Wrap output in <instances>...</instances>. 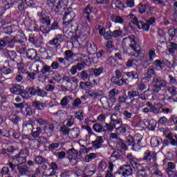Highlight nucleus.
<instances>
[{"instance_id":"72a5a7b5","label":"nucleus","mask_w":177,"mask_h":177,"mask_svg":"<svg viewBox=\"0 0 177 177\" xmlns=\"http://www.w3.org/2000/svg\"><path fill=\"white\" fill-rule=\"evenodd\" d=\"M36 122L39 125H46V124H48V121L45 120L44 118L41 117L39 114L36 115Z\"/></svg>"},{"instance_id":"8fccbe9b","label":"nucleus","mask_w":177,"mask_h":177,"mask_svg":"<svg viewBox=\"0 0 177 177\" xmlns=\"http://www.w3.org/2000/svg\"><path fill=\"white\" fill-rule=\"evenodd\" d=\"M36 95H37V96H41V97H45L48 96V93L41 88H37L36 90Z\"/></svg>"},{"instance_id":"20e7f679","label":"nucleus","mask_w":177,"mask_h":177,"mask_svg":"<svg viewBox=\"0 0 177 177\" xmlns=\"http://www.w3.org/2000/svg\"><path fill=\"white\" fill-rule=\"evenodd\" d=\"M62 81H65L67 84H70L68 86H64L63 84L59 86L62 92H70V91H73L74 85H78V82H80V80H78V78L71 76H64L62 77Z\"/></svg>"},{"instance_id":"1a4fd4ad","label":"nucleus","mask_w":177,"mask_h":177,"mask_svg":"<svg viewBox=\"0 0 177 177\" xmlns=\"http://www.w3.org/2000/svg\"><path fill=\"white\" fill-rule=\"evenodd\" d=\"M34 124H35V121H34L32 119L24 121L22 124V131L25 133L32 132L34 131Z\"/></svg>"},{"instance_id":"37998d69","label":"nucleus","mask_w":177,"mask_h":177,"mask_svg":"<svg viewBox=\"0 0 177 177\" xmlns=\"http://www.w3.org/2000/svg\"><path fill=\"white\" fill-rule=\"evenodd\" d=\"M151 146L152 147H158L160 146V140L157 137H152L151 138Z\"/></svg>"},{"instance_id":"2f4dec72","label":"nucleus","mask_w":177,"mask_h":177,"mask_svg":"<svg viewBox=\"0 0 177 177\" xmlns=\"http://www.w3.org/2000/svg\"><path fill=\"white\" fill-rule=\"evenodd\" d=\"M31 136L32 138H37L41 135L42 132V128L41 127H37L36 129L33 128V131H31Z\"/></svg>"},{"instance_id":"f257e3e1","label":"nucleus","mask_w":177,"mask_h":177,"mask_svg":"<svg viewBox=\"0 0 177 177\" xmlns=\"http://www.w3.org/2000/svg\"><path fill=\"white\" fill-rule=\"evenodd\" d=\"M74 17H75L74 12L66 10L63 17V26H67L71 28L72 31L75 32L76 38H78L81 35V29H80L78 24L74 21Z\"/></svg>"},{"instance_id":"6ab92c4d","label":"nucleus","mask_w":177,"mask_h":177,"mask_svg":"<svg viewBox=\"0 0 177 177\" xmlns=\"http://www.w3.org/2000/svg\"><path fill=\"white\" fill-rule=\"evenodd\" d=\"M26 161H27V156L21 154H18L13 158V162H16L17 165H21Z\"/></svg>"},{"instance_id":"f704fd0d","label":"nucleus","mask_w":177,"mask_h":177,"mask_svg":"<svg viewBox=\"0 0 177 177\" xmlns=\"http://www.w3.org/2000/svg\"><path fill=\"white\" fill-rule=\"evenodd\" d=\"M111 120L112 121V124L115 129H121V127H122V121L119 120H115V119H111Z\"/></svg>"},{"instance_id":"423d86ee","label":"nucleus","mask_w":177,"mask_h":177,"mask_svg":"<svg viewBox=\"0 0 177 177\" xmlns=\"http://www.w3.org/2000/svg\"><path fill=\"white\" fill-rule=\"evenodd\" d=\"M115 76L111 77V81L112 84L115 85H118V86H122L124 84H127V79H124V75H122V72L120 70H116L115 71Z\"/></svg>"},{"instance_id":"f03ea898","label":"nucleus","mask_w":177,"mask_h":177,"mask_svg":"<svg viewBox=\"0 0 177 177\" xmlns=\"http://www.w3.org/2000/svg\"><path fill=\"white\" fill-rule=\"evenodd\" d=\"M127 159L134 169H138L137 175L138 177L147 176V169L142 167V165L138 162V159L133 157V155H132V153L128 154L127 156Z\"/></svg>"},{"instance_id":"c9c22d12","label":"nucleus","mask_w":177,"mask_h":177,"mask_svg":"<svg viewBox=\"0 0 177 177\" xmlns=\"http://www.w3.org/2000/svg\"><path fill=\"white\" fill-rule=\"evenodd\" d=\"M43 66L42 68L41 69V73L42 74V75H44V77L46 75L47 73H50V66L47 65V64H45V63H44V65H41Z\"/></svg>"},{"instance_id":"412c9836","label":"nucleus","mask_w":177,"mask_h":177,"mask_svg":"<svg viewBox=\"0 0 177 177\" xmlns=\"http://www.w3.org/2000/svg\"><path fill=\"white\" fill-rule=\"evenodd\" d=\"M148 55H149V59L145 60V63L147 66H150L153 60H154V56H156V48H150L149 50Z\"/></svg>"},{"instance_id":"774afa93","label":"nucleus","mask_w":177,"mask_h":177,"mask_svg":"<svg viewBox=\"0 0 177 177\" xmlns=\"http://www.w3.org/2000/svg\"><path fill=\"white\" fill-rule=\"evenodd\" d=\"M73 174V171L71 170H65L64 172L61 173L60 176L61 177H70V175Z\"/></svg>"},{"instance_id":"9d476101","label":"nucleus","mask_w":177,"mask_h":177,"mask_svg":"<svg viewBox=\"0 0 177 177\" xmlns=\"http://www.w3.org/2000/svg\"><path fill=\"white\" fill-rule=\"evenodd\" d=\"M67 8V0H59L57 4L54 8V12L57 15H63Z\"/></svg>"},{"instance_id":"39448f33","label":"nucleus","mask_w":177,"mask_h":177,"mask_svg":"<svg viewBox=\"0 0 177 177\" xmlns=\"http://www.w3.org/2000/svg\"><path fill=\"white\" fill-rule=\"evenodd\" d=\"M21 38V36L17 35L12 39L8 36L0 39V50H2V49H3V48L8 45V44H12V42H15V44H20L21 46H24L26 44L24 43V41H23Z\"/></svg>"},{"instance_id":"5fc2aeb1","label":"nucleus","mask_w":177,"mask_h":177,"mask_svg":"<svg viewBox=\"0 0 177 177\" xmlns=\"http://www.w3.org/2000/svg\"><path fill=\"white\" fill-rule=\"evenodd\" d=\"M50 68H53V70H59L60 68L62 70L63 67L60 66V64L58 62H53L50 65Z\"/></svg>"},{"instance_id":"79ce46f5","label":"nucleus","mask_w":177,"mask_h":177,"mask_svg":"<svg viewBox=\"0 0 177 177\" xmlns=\"http://www.w3.org/2000/svg\"><path fill=\"white\" fill-rule=\"evenodd\" d=\"M138 138V136H134V137H132L131 136H128L126 142L127 143L128 146H133V143L135 142V139Z\"/></svg>"},{"instance_id":"864d4df0","label":"nucleus","mask_w":177,"mask_h":177,"mask_svg":"<svg viewBox=\"0 0 177 177\" xmlns=\"http://www.w3.org/2000/svg\"><path fill=\"white\" fill-rule=\"evenodd\" d=\"M68 99H70V96H65L64 97L60 102V104L63 106V107H66L67 106V104H68L69 102Z\"/></svg>"},{"instance_id":"58836bf2","label":"nucleus","mask_w":177,"mask_h":177,"mask_svg":"<svg viewBox=\"0 0 177 177\" xmlns=\"http://www.w3.org/2000/svg\"><path fill=\"white\" fill-rule=\"evenodd\" d=\"M57 164L56 162L51 163V168L49 169V171H52L50 174H46V176H53V175H56V169H57Z\"/></svg>"},{"instance_id":"0e129e2a","label":"nucleus","mask_w":177,"mask_h":177,"mask_svg":"<svg viewBox=\"0 0 177 177\" xmlns=\"http://www.w3.org/2000/svg\"><path fill=\"white\" fill-rule=\"evenodd\" d=\"M59 146H60V144L57 142L52 143L48 146V149L50 150V151H53V150H56V149H57Z\"/></svg>"},{"instance_id":"09e8293b","label":"nucleus","mask_w":177,"mask_h":177,"mask_svg":"<svg viewBox=\"0 0 177 177\" xmlns=\"http://www.w3.org/2000/svg\"><path fill=\"white\" fill-rule=\"evenodd\" d=\"M153 66L155 67L160 68V70H164V66H162V62L160 59H156L153 62Z\"/></svg>"},{"instance_id":"a878e982","label":"nucleus","mask_w":177,"mask_h":177,"mask_svg":"<svg viewBox=\"0 0 177 177\" xmlns=\"http://www.w3.org/2000/svg\"><path fill=\"white\" fill-rule=\"evenodd\" d=\"M138 95L139 91H129L127 93V98H129L131 100L130 104H133V102H135V97H138Z\"/></svg>"},{"instance_id":"473e14b6","label":"nucleus","mask_w":177,"mask_h":177,"mask_svg":"<svg viewBox=\"0 0 177 177\" xmlns=\"http://www.w3.org/2000/svg\"><path fill=\"white\" fill-rule=\"evenodd\" d=\"M84 16L86 18V20L91 22V18L89 17V15L92 13V9L91 8V6H86V8L84 10Z\"/></svg>"},{"instance_id":"bf43d9fd","label":"nucleus","mask_w":177,"mask_h":177,"mask_svg":"<svg viewBox=\"0 0 177 177\" xmlns=\"http://www.w3.org/2000/svg\"><path fill=\"white\" fill-rule=\"evenodd\" d=\"M30 149H38L39 145H38V140H32V142L29 144Z\"/></svg>"},{"instance_id":"ea45409f","label":"nucleus","mask_w":177,"mask_h":177,"mask_svg":"<svg viewBox=\"0 0 177 177\" xmlns=\"http://www.w3.org/2000/svg\"><path fill=\"white\" fill-rule=\"evenodd\" d=\"M105 132H113L114 131V126L113 124V122L111 120L110 123H106L104 127Z\"/></svg>"},{"instance_id":"9b49d317","label":"nucleus","mask_w":177,"mask_h":177,"mask_svg":"<svg viewBox=\"0 0 177 177\" xmlns=\"http://www.w3.org/2000/svg\"><path fill=\"white\" fill-rule=\"evenodd\" d=\"M64 41V35L62 34H58L52 40L48 41V45H52L56 46V48H59L61 46L62 42Z\"/></svg>"},{"instance_id":"6e6552de","label":"nucleus","mask_w":177,"mask_h":177,"mask_svg":"<svg viewBox=\"0 0 177 177\" xmlns=\"http://www.w3.org/2000/svg\"><path fill=\"white\" fill-rule=\"evenodd\" d=\"M133 172V170L132 169V167L129 165H124L121 166L120 169L118 170V174L119 175H122V176L124 177L131 176Z\"/></svg>"},{"instance_id":"b1692460","label":"nucleus","mask_w":177,"mask_h":177,"mask_svg":"<svg viewBox=\"0 0 177 177\" xmlns=\"http://www.w3.org/2000/svg\"><path fill=\"white\" fill-rule=\"evenodd\" d=\"M161 109H162V104L160 102L153 104V106L150 108V112L153 113V114H160V110Z\"/></svg>"},{"instance_id":"6e6d98bb","label":"nucleus","mask_w":177,"mask_h":177,"mask_svg":"<svg viewBox=\"0 0 177 177\" xmlns=\"http://www.w3.org/2000/svg\"><path fill=\"white\" fill-rule=\"evenodd\" d=\"M93 73L95 77H99L102 73H103V68H93Z\"/></svg>"},{"instance_id":"f8f14e48","label":"nucleus","mask_w":177,"mask_h":177,"mask_svg":"<svg viewBox=\"0 0 177 177\" xmlns=\"http://www.w3.org/2000/svg\"><path fill=\"white\" fill-rule=\"evenodd\" d=\"M39 21L42 24H46V26H50V16L44 13L43 12H39L37 13Z\"/></svg>"},{"instance_id":"a19ab883","label":"nucleus","mask_w":177,"mask_h":177,"mask_svg":"<svg viewBox=\"0 0 177 177\" xmlns=\"http://www.w3.org/2000/svg\"><path fill=\"white\" fill-rule=\"evenodd\" d=\"M136 63H139V59H128L126 62V66L127 68H131L133 64H136Z\"/></svg>"},{"instance_id":"603ef678","label":"nucleus","mask_w":177,"mask_h":177,"mask_svg":"<svg viewBox=\"0 0 177 177\" xmlns=\"http://www.w3.org/2000/svg\"><path fill=\"white\" fill-rule=\"evenodd\" d=\"M80 78L83 81H86L88 78H89V75L88 74V71H82V72L80 73Z\"/></svg>"},{"instance_id":"bb28decb","label":"nucleus","mask_w":177,"mask_h":177,"mask_svg":"<svg viewBox=\"0 0 177 177\" xmlns=\"http://www.w3.org/2000/svg\"><path fill=\"white\" fill-rule=\"evenodd\" d=\"M97 50V48L93 42L87 43V52L88 55H93Z\"/></svg>"},{"instance_id":"680f3d73","label":"nucleus","mask_w":177,"mask_h":177,"mask_svg":"<svg viewBox=\"0 0 177 177\" xmlns=\"http://www.w3.org/2000/svg\"><path fill=\"white\" fill-rule=\"evenodd\" d=\"M68 160H69L71 165H75L78 162L77 160V156H69Z\"/></svg>"},{"instance_id":"c03bdc74","label":"nucleus","mask_w":177,"mask_h":177,"mask_svg":"<svg viewBox=\"0 0 177 177\" xmlns=\"http://www.w3.org/2000/svg\"><path fill=\"white\" fill-rule=\"evenodd\" d=\"M35 161L36 164L41 165L42 164H44V162H46V159H45V158H44L41 156H37L35 157Z\"/></svg>"},{"instance_id":"13d9d810","label":"nucleus","mask_w":177,"mask_h":177,"mask_svg":"<svg viewBox=\"0 0 177 177\" xmlns=\"http://www.w3.org/2000/svg\"><path fill=\"white\" fill-rule=\"evenodd\" d=\"M103 37L106 41L111 39V38H113V35H112L111 30H108V31L105 32Z\"/></svg>"},{"instance_id":"3c124183","label":"nucleus","mask_w":177,"mask_h":177,"mask_svg":"<svg viewBox=\"0 0 177 177\" xmlns=\"http://www.w3.org/2000/svg\"><path fill=\"white\" fill-rule=\"evenodd\" d=\"M107 168V162L106 161H101L99 164V171L103 172Z\"/></svg>"},{"instance_id":"c756f323","label":"nucleus","mask_w":177,"mask_h":177,"mask_svg":"<svg viewBox=\"0 0 177 177\" xmlns=\"http://www.w3.org/2000/svg\"><path fill=\"white\" fill-rule=\"evenodd\" d=\"M138 28L139 30H145V31H149L150 29V25L147 23L143 22V21H140L138 24Z\"/></svg>"},{"instance_id":"e433bc0d","label":"nucleus","mask_w":177,"mask_h":177,"mask_svg":"<svg viewBox=\"0 0 177 177\" xmlns=\"http://www.w3.org/2000/svg\"><path fill=\"white\" fill-rule=\"evenodd\" d=\"M126 75H127V77H128V78H131V80H138L139 79V75L138 74V72H136L135 71L126 73Z\"/></svg>"},{"instance_id":"de8ad7c7","label":"nucleus","mask_w":177,"mask_h":177,"mask_svg":"<svg viewBox=\"0 0 177 177\" xmlns=\"http://www.w3.org/2000/svg\"><path fill=\"white\" fill-rule=\"evenodd\" d=\"M6 53H7L8 57H10V59H11V60H12V62H15V58L17 56L16 51L7 50Z\"/></svg>"},{"instance_id":"ddd939ff","label":"nucleus","mask_w":177,"mask_h":177,"mask_svg":"<svg viewBox=\"0 0 177 177\" xmlns=\"http://www.w3.org/2000/svg\"><path fill=\"white\" fill-rule=\"evenodd\" d=\"M64 55L66 56L65 58L58 57L57 58V60L58 63H60V64H64V66H66V60H68V59H73L74 53L71 50H68L64 52Z\"/></svg>"},{"instance_id":"0eeeda50","label":"nucleus","mask_w":177,"mask_h":177,"mask_svg":"<svg viewBox=\"0 0 177 177\" xmlns=\"http://www.w3.org/2000/svg\"><path fill=\"white\" fill-rule=\"evenodd\" d=\"M26 56L28 59H30V60H35L37 64H39L41 66H44V61L39 60V56L37 54V51L35 49L32 48V49H28L26 52Z\"/></svg>"},{"instance_id":"7c9ffc66","label":"nucleus","mask_w":177,"mask_h":177,"mask_svg":"<svg viewBox=\"0 0 177 177\" xmlns=\"http://www.w3.org/2000/svg\"><path fill=\"white\" fill-rule=\"evenodd\" d=\"M169 44L167 48L169 53H175V52H177V44L172 41Z\"/></svg>"},{"instance_id":"f3484780","label":"nucleus","mask_w":177,"mask_h":177,"mask_svg":"<svg viewBox=\"0 0 177 177\" xmlns=\"http://www.w3.org/2000/svg\"><path fill=\"white\" fill-rule=\"evenodd\" d=\"M10 92L14 93V95H23L26 93V91L19 84H13L12 87L10 88Z\"/></svg>"},{"instance_id":"338daca9","label":"nucleus","mask_w":177,"mask_h":177,"mask_svg":"<svg viewBox=\"0 0 177 177\" xmlns=\"http://www.w3.org/2000/svg\"><path fill=\"white\" fill-rule=\"evenodd\" d=\"M71 135L72 136V138H73V139L78 138V136H80V130L73 129L71 131Z\"/></svg>"},{"instance_id":"4c0bfd02","label":"nucleus","mask_w":177,"mask_h":177,"mask_svg":"<svg viewBox=\"0 0 177 177\" xmlns=\"http://www.w3.org/2000/svg\"><path fill=\"white\" fill-rule=\"evenodd\" d=\"M97 157V153H90L88 155L86 156L84 161L85 162H91L92 160H95Z\"/></svg>"},{"instance_id":"49530a36","label":"nucleus","mask_w":177,"mask_h":177,"mask_svg":"<svg viewBox=\"0 0 177 177\" xmlns=\"http://www.w3.org/2000/svg\"><path fill=\"white\" fill-rule=\"evenodd\" d=\"M122 156V151L121 150H115L111 154V157L116 158V160H120Z\"/></svg>"},{"instance_id":"2eb2a0df","label":"nucleus","mask_w":177,"mask_h":177,"mask_svg":"<svg viewBox=\"0 0 177 177\" xmlns=\"http://www.w3.org/2000/svg\"><path fill=\"white\" fill-rule=\"evenodd\" d=\"M103 143H104L103 137L102 136H97L96 139L91 142V145H92L93 149H100L102 147Z\"/></svg>"},{"instance_id":"a211bd4d","label":"nucleus","mask_w":177,"mask_h":177,"mask_svg":"<svg viewBox=\"0 0 177 177\" xmlns=\"http://www.w3.org/2000/svg\"><path fill=\"white\" fill-rule=\"evenodd\" d=\"M142 136H137V138L135 139L136 141H134L133 144V150L135 151H139L142 147H143V145H142Z\"/></svg>"},{"instance_id":"7ed1b4c3","label":"nucleus","mask_w":177,"mask_h":177,"mask_svg":"<svg viewBox=\"0 0 177 177\" xmlns=\"http://www.w3.org/2000/svg\"><path fill=\"white\" fill-rule=\"evenodd\" d=\"M127 42H130L129 48L133 50L134 55H140L142 53V50H140V45H139V41H138V37L135 35H131L127 37H124L122 39L123 44H127Z\"/></svg>"},{"instance_id":"69168bd1","label":"nucleus","mask_w":177,"mask_h":177,"mask_svg":"<svg viewBox=\"0 0 177 177\" xmlns=\"http://www.w3.org/2000/svg\"><path fill=\"white\" fill-rule=\"evenodd\" d=\"M97 121H99V122H101V124L106 122V115L102 113L98 115L97 118Z\"/></svg>"},{"instance_id":"052dcab7","label":"nucleus","mask_w":177,"mask_h":177,"mask_svg":"<svg viewBox=\"0 0 177 177\" xmlns=\"http://www.w3.org/2000/svg\"><path fill=\"white\" fill-rule=\"evenodd\" d=\"M122 35V31L120 30H115L112 32V37L114 38H118V37H121Z\"/></svg>"},{"instance_id":"4be33fe9","label":"nucleus","mask_w":177,"mask_h":177,"mask_svg":"<svg viewBox=\"0 0 177 177\" xmlns=\"http://www.w3.org/2000/svg\"><path fill=\"white\" fill-rule=\"evenodd\" d=\"M153 75H156V71L153 66H150L145 74V80H147V81H150V80L153 78Z\"/></svg>"},{"instance_id":"393cba45","label":"nucleus","mask_w":177,"mask_h":177,"mask_svg":"<svg viewBox=\"0 0 177 177\" xmlns=\"http://www.w3.org/2000/svg\"><path fill=\"white\" fill-rule=\"evenodd\" d=\"M93 131L96 132V133H102L106 132L104 127L100 123H95L93 125Z\"/></svg>"},{"instance_id":"cd10ccee","label":"nucleus","mask_w":177,"mask_h":177,"mask_svg":"<svg viewBox=\"0 0 177 177\" xmlns=\"http://www.w3.org/2000/svg\"><path fill=\"white\" fill-rule=\"evenodd\" d=\"M27 76L30 78V80H32V81H34L35 80V75L37 74H39V64L36 65V70L35 72H26Z\"/></svg>"},{"instance_id":"e2e57ef3","label":"nucleus","mask_w":177,"mask_h":177,"mask_svg":"<svg viewBox=\"0 0 177 177\" xmlns=\"http://www.w3.org/2000/svg\"><path fill=\"white\" fill-rule=\"evenodd\" d=\"M60 132H62V133H63V135H68V133H70V129L66 126H64L62 127H61L60 129Z\"/></svg>"},{"instance_id":"5701e85b","label":"nucleus","mask_w":177,"mask_h":177,"mask_svg":"<svg viewBox=\"0 0 177 177\" xmlns=\"http://www.w3.org/2000/svg\"><path fill=\"white\" fill-rule=\"evenodd\" d=\"M32 107L33 109H36L37 110L44 111L45 110V107H46V104L44 102H40L39 101H34L32 102Z\"/></svg>"},{"instance_id":"aec40b11","label":"nucleus","mask_w":177,"mask_h":177,"mask_svg":"<svg viewBox=\"0 0 177 177\" xmlns=\"http://www.w3.org/2000/svg\"><path fill=\"white\" fill-rule=\"evenodd\" d=\"M17 171L21 176H26L30 174V169L27 165H17Z\"/></svg>"},{"instance_id":"4d7b16f0","label":"nucleus","mask_w":177,"mask_h":177,"mask_svg":"<svg viewBox=\"0 0 177 177\" xmlns=\"http://www.w3.org/2000/svg\"><path fill=\"white\" fill-rule=\"evenodd\" d=\"M88 95L91 97H93V99H96V97H97L98 96H100V94H99V93H96L95 90H90L88 91Z\"/></svg>"},{"instance_id":"dca6fc26","label":"nucleus","mask_w":177,"mask_h":177,"mask_svg":"<svg viewBox=\"0 0 177 177\" xmlns=\"http://www.w3.org/2000/svg\"><path fill=\"white\" fill-rule=\"evenodd\" d=\"M153 82L155 85H158L160 88H165L167 86V82L165 80L162 79V77L160 76H154L153 77Z\"/></svg>"},{"instance_id":"c85d7f7f","label":"nucleus","mask_w":177,"mask_h":177,"mask_svg":"<svg viewBox=\"0 0 177 177\" xmlns=\"http://www.w3.org/2000/svg\"><path fill=\"white\" fill-rule=\"evenodd\" d=\"M169 35V41H174V38L177 37V29L170 28L167 31Z\"/></svg>"},{"instance_id":"a18cd8bd","label":"nucleus","mask_w":177,"mask_h":177,"mask_svg":"<svg viewBox=\"0 0 177 177\" xmlns=\"http://www.w3.org/2000/svg\"><path fill=\"white\" fill-rule=\"evenodd\" d=\"M167 91L169 92V93H170V95H172V97L174 99V100H175V96H176V88L175 86H171L167 88Z\"/></svg>"},{"instance_id":"4468645a","label":"nucleus","mask_w":177,"mask_h":177,"mask_svg":"<svg viewBox=\"0 0 177 177\" xmlns=\"http://www.w3.org/2000/svg\"><path fill=\"white\" fill-rule=\"evenodd\" d=\"M151 158L153 161H157V153L154 151H151L150 150H147L144 153L143 160L145 161H151Z\"/></svg>"}]
</instances>
